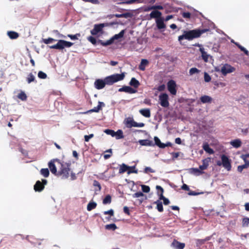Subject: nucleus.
<instances>
[{
    "label": "nucleus",
    "mask_w": 249,
    "mask_h": 249,
    "mask_svg": "<svg viewBox=\"0 0 249 249\" xmlns=\"http://www.w3.org/2000/svg\"><path fill=\"white\" fill-rule=\"evenodd\" d=\"M209 31V29H196L190 30L188 31H184L183 35L178 36V40L180 42H181V41L184 39L188 40H192L194 38L200 37L202 34Z\"/></svg>",
    "instance_id": "1"
},
{
    "label": "nucleus",
    "mask_w": 249,
    "mask_h": 249,
    "mask_svg": "<svg viewBox=\"0 0 249 249\" xmlns=\"http://www.w3.org/2000/svg\"><path fill=\"white\" fill-rule=\"evenodd\" d=\"M60 168L58 171L57 176H61L63 178H67L69 177V172L71 170V163H63L61 162L60 164Z\"/></svg>",
    "instance_id": "2"
},
{
    "label": "nucleus",
    "mask_w": 249,
    "mask_h": 249,
    "mask_svg": "<svg viewBox=\"0 0 249 249\" xmlns=\"http://www.w3.org/2000/svg\"><path fill=\"white\" fill-rule=\"evenodd\" d=\"M124 77V73L114 74L105 77V80L107 85H111L117 82L123 80Z\"/></svg>",
    "instance_id": "3"
},
{
    "label": "nucleus",
    "mask_w": 249,
    "mask_h": 249,
    "mask_svg": "<svg viewBox=\"0 0 249 249\" xmlns=\"http://www.w3.org/2000/svg\"><path fill=\"white\" fill-rule=\"evenodd\" d=\"M73 45V43L64 40H58L57 43L52 46H49L50 49L56 50H63L65 48H70Z\"/></svg>",
    "instance_id": "4"
},
{
    "label": "nucleus",
    "mask_w": 249,
    "mask_h": 249,
    "mask_svg": "<svg viewBox=\"0 0 249 249\" xmlns=\"http://www.w3.org/2000/svg\"><path fill=\"white\" fill-rule=\"evenodd\" d=\"M124 124L127 128H131L132 127H143L144 124L143 123H138L136 122L132 117H127L124 120Z\"/></svg>",
    "instance_id": "5"
},
{
    "label": "nucleus",
    "mask_w": 249,
    "mask_h": 249,
    "mask_svg": "<svg viewBox=\"0 0 249 249\" xmlns=\"http://www.w3.org/2000/svg\"><path fill=\"white\" fill-rule=\"evenodd\" d=\"M108 23L95 24L93 29L90 31L91 34L93 36H95L98 33H102L103 28L108 26Z\"/></svg>",
    "instance_id": "6"
},
{
    "label": "nucleus",
    "mask_w": 249,
    "mask_h": 249,
    "mask_svg": "<svg viewBox=\"0 0 249 249\" xmlns=\"http://www.w3.org/2000/svg\"><path fill=\"white\" fill-rule=\"evenodd\" d=\"M47 183V180L42 179L41 181L37 180L35 184L34 188L36 192H41L44 189L45 185Z\"/></svg>",
    "instance_id": "7"
},
{
    "label": "nucleus",
    "mask_w": 249,
    "mask_h": 249,
    "mask_svg": "<svg viewBox=\"0 0 249 249\" xmlns=\"http://www.w3.org/2000/svg\"><path fill=\"white\" fill-rule=\"evenodd\" d=\"M167 86L170 93L173 95H175L177 93V84L176 82L173 80H170L167 82Z\"/></svg>",
    "instance_id": "8"
},
{
    "label": "nucleus",
    "mask_w": 249,
    "mask_h": 249,
    "mask_svg": "<svg viewBox=\"0 0 249 249\" xmlns=\"http://www.w3.org/2000/svg\"><path fill=\"white\" fill-rule=\"evenodd\" d=\"M54 162H56L58 163L59 165L60 164L61 161L58 159H53V160H51L48 163V166L50 168V170L51 172L55 176H57V174H58V171H57L56 167L55 166V165L54 164Z\"/></svg>",
    "instance_id": "9"
},
{
    "label": "nucleus",
    "mask_w": 249,
    "mask_h": 249,
    "mask_svg": "<svg viewBox=\"0 0 249 249\" xmlns=\"http://www.w3.org/2000/svg\"><path fill=\"white\" fill-rule=\"evenodd\" d=\"M221 159L223 166L228 171H230L231 168V160L225 155H222Z\"/></svg>",
    "instance_id": "10"
},
{
    "label": "nucleus",
    "mask_w": 249,
    "mask_h": 249,
    "mask_svg": "<svg viewBox=\"0 0 249 249\" xmlns=\"http://www.w3.org/2000/svg\"><path fill=\"white\" fill-rule=\"evenodd\" d=\"M159 100L160 101V104L162 107H167L169 106V103L167 94L165 93L161 94L159 96Z\"/></svg>",
    "instance_id": "11"
},
{
    "label": "nucleus",
    "mask_w": 249,
    "mask_h": 249,
    "mask_svg": "<svg viewBox=\"0 0 249 249\" xmlns=\"http://www.w3.org/2000/svg\"><path fill=\"white\" fill-rule=\"evenodd\" d=\"M235 68L230 65L225 64L221 68V72L224 75L232 72L235 71Z\"/></svg>",
    "instance_id": "12"
},
{
    "label": "nucleus",
    "mask_w": 249,
    "mask_h": 249,
    "mask_svg": "<svg viewBox=\"0 0 249 249\" xmlns=\"http://www.w3.org/2000/svg\"><path fill=\"white\" fill-rule=\"evenodd\" d=\"M119 92H125L130 94L135 93L137 92V90L135 89H133L131 87L124 86L121 88L118 89Z\"/></svg>",
    "instance_id": "13"
},
{
    "label": "nucleus",
    "mask_w": 249,
    "mask_h": 249,
    "mask_svg": "<svg viewBox=\"0 0 249 249\" xmlns=\"http://www.w3.org/2000/svg\"><path fill=\"white\" fill-rule=\"evenodd\" d=\"M106 83L105 82V79L104 80L98 79L96 80L94 82V86L96 89H103L105 86Z\"/></svg>",
    "instance_id": "14"
},
{
    "label": "nucleus",
    "mask_w": 249,
    "mask_h": 249,
    "mask_svg": "<svg viewBox=\"0 0 249 249\" xmlns=\"http://www.w3.org/2000/svg\"><path fill=\"white\" fill-rule=\"evenodd\" d=\"M156 23L157 28L159 30H164L166 28V25L164 23V19L163 18H159L156 19Z\"/></svg>",
    "instance_id": "15"
},
{
    "label": "nucleus",
    "mask_w": 249,
    "mask_h": 249,
    "mask_svg": "<svg viewBox=\"0 0 249 249\" xmlns=\"http://www.w3.org/2000/svg\"><path fill=\"white\" fill-rule=\"evenodd\" d=\"M139 142L141 145L143 146H153L155 145V144L152 141L148 139L140 140Z\"/></svg>",
    "instance_id": "16"
},
{
    "label": "nucleus",
    "mask_w": 249,
    "mask_h": 249,
    "mask_svg": "<svg viewBox=\"0 0 249 249\" xmlns=\"http://www.w3.org/2000/svg\"><path fill=\"white\" fill-rule=\"evenodd\" d=\"M172 246L176 249H183L185 247V244L180 243L175 240L172 243Z\"/></svg>",
    "instance_id": "17"
},
{
    "label": "nucleus",
    "mask_w": 249,
    "mask_h": 249,
    "mask_svg": "<svg viewBox=\"0 0 249 249\" xmlns=\"http://www.w3.org/2000/svg\"><path fill=\"white\" fill-rule=\"evenodd\" d=\"M105 104L103 102L99 101L98 106L96 107H94L93 108L89 110V111H88V112H98L100 110L102 109V107H105Z\"/></svg>",
    "instance_id": "18"
},
{
    "label": "nucleus",
    "mask_w": 249,
    "mask_h": 249,
    "mask_svg": "<svg viewBox=\"0 0 249 249\" xmlns=\"http://www.w3.org/2000/svg\"><path fill=\"white\" fill-rule=\"evenodd\" d=\"M161 16V13L158 10H154L151 12L150 14V17L151 18L158 19L160 18Z\"/></svg>",
    "instance_id": "19"
},
{
    "label": "nucleus",
    "mask_w": 249,
    "mask_h": 249,
    "mask_svg": "<svg viewBox=\"0 0 249 249\" xmlns=\"http://www.w3.org/2000/svg\"><path fill=\"white\" fill-rule=\"evenodd\" d=\"M212 100V98L208 95L202 96L200 98V101L203 104L211 103Z\"/></svg>",
    "instance_id": "20"
},
{
    "label": "nucleus",
    "mask_w": 249,
    "mask_h": 249,
    "mask_svg": "<svg viewBox=\"0 0 249 249\" xmlns=\"http://www.w3.org/2000/svg\"><path fill=\"white\" fill-rule=\"evenodd\" d=\"M139 112L145 117L149 118L151 116L150 110L149 108L141 109L139 110Z\"/></svg>",
    "instance_id": "21"
},
{
    "label": "nucleus",
    "mask_w": 249,
    "mask_h": 249,
    "mask_svg": "<svg viewBox=\"0 0 249 249\" xmlns=\"http://www.w3.org/2000/svg\"><path fill=\"white\" fill-rule=\"evenodd\" d=\"M148 61L147 59H142L139 66V70L142 71H144L145 70V66L148 64Z\"/></svg>",
    "instance_id": "22"
},
{
    "label": "nucleus",
    "mask_w": 249,
    "mask_h": 249,
    "mask_svg": "<svg viewBox=\"0 0 249 249\" xmlns=\"http://www.w3.org/2000/svg\"><path fill=\"white\" fill-rule=\"evenodd\" d=\"M244 161L245 162V164L241 165H239L237 167V171L240 173H241L243 169H247L249 167V161Z\"/></svg>",
    "instance_id": "23"
},
{
    "label": "nucleus",
    "mask_w": 249,
    "mask_h": 249,
    "mask_svg": "<svg viewBox=\"0 0 249 249\" xmlns=\"http://www.w3.org/2000/svg\"><path fill=\"white\" fill-rule=\"evenodd\" d=\"M199 51L201 52L202 59L205 62H207L209 55L205 51V49L203 48H200Z\"/></svg>",
    "instance_id": "24"
},
{
    "label": "nucleus",
    "mask_w": 249,
    "mask_h": 249,
    "mask_svg": "<svg viewBox=\"0 0 249 249\" xmlns=\"http://www.w3.org/2000/svg\"><path fill=\"white\" fill-rule=\"evenodd\" d=\"M129 84L130 86H133L135 88H138L140 85V83L138 80H137L135 78L133 77L131 78Z\"/></svg>",
    "instance_id": "25"
},
{
    "label": "nucleus",
    "mask_w": 249,
    "mask_h": 249,
    "mask_svg": "<svg viewBox=\"0 0 249 249\" xmlns=\"http://www.w3.org/2000/svg\"><path fill=\"white\" fill-rule=\"evenodd\" d=\"M231 144L234 147L237 148L241 146L242 142L239 139H235L231 142Z\"/></svg>",
    "instance_id": "26"
},
{
    "label": "nucleus",
    "mask_w": 249,
    "mask_h": 249,
    "mask_svg": "<svg viewBox=\"0 0 249 249\" xmlns=\"http://www.w3.org/2000/svg\"><path fill=\"white\" fill-rule=\"evenodd\" d=\"M203 149L208 153L213 154L214 153V151L213 149L210 147L209 145L207 143H205L203 145Z\"/></svg>",
    "instance_id": "27"
},
{
    "label": "nucleus",
    "mask_w": 249,
    "mask_h": 249,
    "mask_svg": "<svg viewBox=\"0 0 249 249\" xmlns=\"http://www.w3.org/2000/svg\"><path fill=\"white\" fill-rule=\"evenodd\" d=\"M154 139L155 141V145H157L160 148H165V145H164V143L161 142L160 140L157 137H155Z\"/></svg>",
    "instance_id": "28"
},
{
    "label": "nucleus",
    "mask_w": 249,
    "mask_h": 249,
    "mask_svg": "<svg viewBox=\"0 0 249 249\" xmlns=\"http://www.w3.org/2000/svg\"><path fill=\"white\" fill-rule=\"evenodd\" d=\"M124 30L121 31L118 34H116L113 36H112L111 37L112 40H113L114 41L115 40H117V39L122 38L124 36Z\"/></svg>",
    "instance_id": "29"
},
{
    "label": "nucleus",
    "mask_w": 249,
    "mask_h": 249,
    "mask_svg": "<svg viewBox=\"0 0 249 249\" xmlns=\"http://www.w3.org/2000/svg\"><path fill=\"white\" fill-rule=\"evenodd\" d=\"M154 203L157 204L156 208L159 212H162L163 211L162 202L160 201V200H158L157 201L154 202Z\"/></svg>",
    "instance_id": "30"
},
{
    "label": "nucleus",
    "mask_w": 249,
    "mask_h": 249,
    "mask_svg": "<svg viewBox=\"0 0 249 249\" xmlns=\"http://www.w3.org/2000/svg\"><path fill=\"white\" fill-rule=\"evenodd\" d=\"M130 168V167L128 166L126 164L123 163L120 166L119 172L120 174L124 173Z\"/></svg>",
    "instance_id": "31"
},
{
    "label": "nucleus",
    "mask_w": 249,
    "mask_h": 249,
    "mask_svg": "<svg viewBox=\"0 0 249 249\" xmlns=\"http://www.w3.org/2000/svg\"><path fill=\"white\" fill-rule=\"evenodd\" d=\"M26 80H27V82H28V83H29V84L31 83V82H35L36 83V81L35 79V77L32 73H30L28 75V76L26 78Z\"/></svg>",
    "instance_id": "32"
},
{
    "label": "nucleus",
    "mask_w": 249,
    "mask_h": 249,
    "mask_svg": "<svg viewBox=\"0 0 249 249\" xmlns=\"http://www.w3.org/2000/svg\"><path fill=\"white\" fill-rule=\"evenodd\" d=\"M17 97L23 101H26L27 98L26 93L22 91H20V92L18 94Z\"/></svg>",
    "instance_id": "33"
},
{
    "label": "nucleus",
    "mask_w": 249,
    "mask_h": 249,
    "mask_svg": "<svg viewBox=\"0 0 249 249\" xmlns=\"http://www.w3.org/2000/svg\"><path fill=\"white\" fill-rule=\"evenodd\" d=\"M97 206V203L95 202H90L87 205V210L90 211L95 209Z\"/></svg>",
    "instance_id": "34"
},
{
    "label": "nucleus",
    "mask_w": 249,
    "mask_h": 249,
    "mask_svg": "<svg viewBox=\"0 0 249 249\" xmlns=\"http://www.w3.org/2000/svg\"><path fill=\"white\" fill-rule=\"evenodd\" d=\"M41 174L45 178H47L50 175L49 170L48 168H42L40 170Z\"/></svg>",
    "instance_id": "35"
},
{
    "label": "nucleus",
    "mask_w": 249,
    "mask_h": 249,
    "mask_svg": "<svg viewBox=\"0 0 249 249\" xmlns=\"http://www.w3.org/2000/svg\"><path fill=\"white\" fill-rule=\"evenodd\" d=\"M208 165V160L205 159L203 160V164L200 165L199 168L201 170H204L207 168Z\"/></svg>",
    "instance_id": "36"
},
{
    "label": "nucleus",
    "mask_w": 249,
    "mask_h": 249,
    "mask_svg": "<svg viewBox=\"0 0 249 249\" xmlns=\"http://www.w3.org/2000/svg\"><path fill=\"white\" fill-rule=\"evenodd\" d=\"M111 202V197L110 195H108L106 196L103 200V203L104 204H110Z\"/></svg>",
    "instance_id": "37"
},
{
    "label": "nucleus",
    "mask_w": 249,
    "mask_h": 249,
    "mask_svg": "<svg viewBox=\"0 0 249 249\" xmlns=\"http://www.w3.org/2000/svg\"><path fill=\"white\" fill-rule=\"evenodd\" d=\"M115 133H116L115 136L116 139H120L124 138V136L122 130L119 129L117 132H115Z\"/></svg>",
    "instance_id": "38"
},
{
    "label": "nucleus",
    "mask_w": 249,
    "mask_h": 249,
    "mask_svg": "<svg viewBox=\"0 0 249 249\" xmlns=\"http://www.w3.org/2000/svg\"><path fill=\"white\" fill-rule=\"evenodd\" d=\"M56 40L55 39H53L51 37H49L48 38H43L42 39V42L46 44H50L53 42L56 41Z\"/></svg>",
    "instance_id": "39"
},
{
    "label": "nucleus",
    "mask_w": 249,
    "mask_h": 249,
    "mask_svg": "<svg viewBox=\"0 0 249 249\" xmlns=\"http://www.w3.org/2000/svg\"><path fill=\"white\" fill-rule=\"evenodd\" d=\"M124 1L122 2V3L127 4H132L134 3H135L136 2H141L142 0H123Z\"/></svg>",
    "instance_id": "40"
},
{
    "label": "nucleus",
    "mask_w": 249,
    "mask_h": 249,
    "mask_svg": "<svg viewBox=\"0 0 249 249\" xmlns=\"http://www.w3.org/2000/svg\"><path fill=\"white\" fill-rule=\"evenodd\" d=\"M106 229L107 230H112L113 231L115 230L117 227L115 224H110L106 225L105 226Z\"/></svg>",
    "instance_id": "41"
},
{
    "label": "nucleus",
    "mask_w": 249,
    "mask_h": 249,
    "mask_svg": "<svg viewBox=\"0 0 249 249\" xmlns=\"http://www.w3.org/2000/svg\"><path fill=\"white\" fill-rule=\"evenodd\" d=\"M104 132L107 135H111L112 137H114L116 133L114 130L109 129H105Z\"/></svg>",
    "instance_id": "42"
},
{
    "label": "nucleus",
    "mask_w": 249,
    "mask_h": 249,
    "mask_svg": "<svg viewBox=\"0 0 249 249\" xmlns=\"http://www.w3.org/2000/svg\"><path fill=\"white\" fill-rule=\"evenodd\" d=\"M200 72V70L196 68H192L189 70V74L190 75H192L195 73H198Z\"/></svg>",
    "instance_id": "43"
},
{
    "label": "nucleus",
    "mask_w": 249,
    "mask_h": 249,
    "mask_svg": "<svg viewBox=\"0 0 249 249\" xmlns=\"http://www.w3.org/2000/svg\"><path fill=\"white\" fill-rule=\"evenodd\" d=\"M80 34L79 33H78V34H76L75 35H70V34H69L67 35V36L70 37L71 39L72 40H77L78 39V37H80Z\"/></svg>",
    "instance_id": "44"
},
{
    "label": "nucleus",
    "mask_w": 249,
    "mask_h": 249,
    "mask_svg": "<svg viewBox=\"0 0 249 249\" xmlns=\"http://www.w3.org/2000/svg\"><path fill=\"white\" fill-rule=\"evenodd\" d=\"M38 77L40 79H44L47 78V75L45 72H43L42 71H39L38 72Z\"/></svg>",
    "instance_id": "45"
},
{
    "label": "nucleus",
    "mask_w": 249,
    "mask_h": 249,
    "mask_svg": "<svg viewBox=\"0 0 249 249\" xmlns=\"http://www.w3.org/2000/svg\"><path fill=\"white\" fill-rule=\"evenodd\" d=\"M142 190L144 193H149L150 190V188L148 186L145 185H142Z\"/></svg>",
    "instance_id": "46"
},
{
    "label": "nucleus",
    "mask_w": 249,
    "mask_h": 249,
    "mask_svg": "<svg viewBox=\"0 0 249 249\" xmlns=\"http://www.w3.org/2000/svg\"><path fill=\"white\" fill-rule=\"evenodd\" d=\"M7 35L11 39H16V32L8 31Z\"/></svg>",
    "instance_id": "47"
},
{
    "label": "nucleus",
    "mask_w": 249,
    "mask_h": 249,
    "mask_svg": "<svg viewBox=\"0 0 249 249\" xmlns=\"http://www.w3.org/2000/svg\"><path fill=\"white\" fill-rule=\"evenodd\" d=\"M242 223L243 227H248L249 225V218H244Z\"/></svg>",
    "instance_id": "48"
},
{
    "label": "nucleus",
    "mask_w": 249,
    "mask_h": 249,
    "mask_svg": "<svg viewBox=\"0 0 249 249\" xmlns=\"http://www.w3.org/2000/svg\"><path fill=\"white\" fill-rule=\"evenodd\" d=\"M88 40L93 45H95L96 44V39L92 36H89L88 37Z\"/></svg>",
    "instance_id": "49"
},
{
    "label": "nucleus",
    "mask_w": 249,
    "mask_h": 249,
    "mask_svg": "<svg viewBox=\"0 0 249 249\" xmlns=\"http://www.w3.org/2000/svg\"><path fill=\"white\" fill-rule=\"evenodd\" d=\"M182 17L185 18H191V14L189 12H183L181 14Z\"/></svg>",
    "instance_id": "50"
},
{
    "label": "nucleus",
    "mask_w": 249,
    "mask_h": 249,
    "mask_svg": "<svg viewBox=\"0 0 249 249\" xmlns=\"http://www.w3.org/2000/svg\"><path fill=\"white\" fill-rule=\"evenodd\" d=\"M113 40L111 38L110 39L106 41V42H102L101 44L105 46L111 44L113 42Z\"/></svg>",
    "instance_id": "51"
},
{
    "label": "nucleus",
    "mask_w": 249,
    "mask_h": 249,
    "mask_svg": "<svg viewBox=\"0 0 249 249\" xmlns=\"http://www.w3.org/2000/svg\"><path fill=\"white\" fill-rule=\"evenodd\" d=\"M135 166L130 167V169H128V171L127 173L130 174L131 173H138V170L135 169Z\"/></svg>",
    "instance_id": "52"
},
{
    "label": "nucleus",
    "mask_w": 249,
    "mask_h": 249,
    "mask_svg": "<svg viewBox=\"0 0 249 249\" xmlns=\"http://www.w3.org/2000/svg\"><path fill=\"white\" fill-rule=\"evenodd\" d=\"M85 2H90L94 4H99V1L98 0H82Z\"/></svg>",
    "instance_id": "53"
},
{
    "label": "nucleus",
    "mask_w": 249,
    "mask_h": 249,
    "mask_svg": "<svg viewBox=\"0 0 249 249\" xmlns=\"http://www.w3.org/2000/svg\"><path fill=\"white\" fill-rule=\"evenodd\" d=\"M204 80L206 82H209L211 80V76L207 72L204 73Z\"/></svg>",
    "instance_id": "54"
},
{
    "label": "nucleus",
    "mask_w": 249,
    "mask_h": 249,
    "mask_svg": "<svg viewBox=\"0 0 249 249\" xmlns=\"http://www.w3.org/2000/svg\"><path fill=\"white\" fill-rule=\"evenodd\" d=\"M144 196V194L142 192H138L133 195V197H140L141 196Z\"/></svg>",
    "instance_id": "55"
},
{
    "label": "nucleus",
    "mask_w": 249,
    "mask_h": 249,
    "mask_svg": "<svg viewBox=\"0 0 249 249\" xmlns=\"http://www.w3.org/2000/svg\"><path fill=\"white\" fill-rule=\"evenodd\" d=\"M104 214L105 215L109 214L110 216L114 215V211L112 209H110L108 211L104 212Z\"/></svg>",
    "instance_id": "56"
},
{
    "label": "nucleus",
    "mask_w": 249,
    "mask_h": 249,
    "mask_svg": "<svg viewBox=\"0 0 249 249\" xmlns=\"http://www.w3.org/2000/svg\"><path fill=\"white\" fill-rule=\"evenodd\" d=\"M144 172L145 173H154V171L149 167H146L144 168Z\"/></svg>",
    "instance_id": "57"
},
{
    "label": "nucleus",
    "mask_w": 249,
    "mask_h": 249,
    "mask_svg": "<svg viewBox=\"0 0 249 249\" xmlns=\"http://www.w3.org/2000/svg\"><path fill=\"white\" fill-rule=\"evenodd\" d=\"M240 157L243 160L249 161L247 160V158H249V153L243 154Z\"/></svg>",
    "instance_id": "58"
},
{
    "label": "nucleus",
    "mask_w": 249,
    "mask_h": 249,
    "mask_svg": "<svg viewBox=\"0 0 249 249\" xmlns=\"http://www.w3.org/2000/svg\"><path fill=\"white\" fill-rule=\"evenodd\" d=\"M94 136L93 134H91L89 135H85L84 136L85 141L87 142H89V139Z\"/></svg>",
    "instance_id": "59"
},
{
    "label": "nucleus",
    "mask_w": 249,
    "mask_h": 249,
    "mask_svg": "<svg viewBox=\"0 0 249 249\" xmlns=\"http://www.w3.org/2000/svg\"><path fill=\"white\" fill-rule=\"evenodd\" d=\"M165 89V85L164 84H162V85H161L160 86H159L158 88H157V89L159 91H164Z\"/></svg>",
    "instance_id": "60"
},
{
    "label": "nucleus",
    "mask_w": 249,
    "mask_h": 249,
    "mask_svg": "<svg viewBox=\"0 0 249 249\" xmlns=\"http://www.w3.org/2000/svg\"><path fill=\"white\" fill-rule=\"evenodd\" d=\"M93 185L94 186H96V187H98V188H99V190H101V185H100V183L97 181V180H94L93 181Z\"/></svg>",
    "instance_id": "61"
},
{
    "label": "nucleus",
    "mask_w": 249,
    "mask_h": 249,
    "mask_svg": "<svg viewBox=\"0 0 249 249\" xmlns=\"http://www.w3.org/2000/svg\"><path fill=\"white\" fill-rule=\"evenodd\" d=\"M124 212L128 215H130L129 209L127 206H124Z\"/></svg>",
    "instance_id": "62"
},
{
    "label": "nucleus",
    "mask_w": 249,
    "mask_h": 249,
    "mask_svg": "<svg viewBox=\"0 0 249 249\" xmlns=\"http://www.w3.org/2000/svg\"><path fill=\"white\" fill-rule=\"evenodd\" d=\"M181 189L185 191H189L190 189L189 186L186 185V184H183V185L181 186Z\"/></svg>",
    "instance_id": "63"
},
{
    "label": "nucleus",
    "mask_w": 249,
    "mask_h": 249,
    "mask_svg": "<svg viewBox=\"0 0 249 249\" xmlns=\"http://www.w3.org/2000/svg\"><path fill=\"white\" fill-rule=\"evenodd\" d=\"M154 10H162L163 7L161 5H153Z\"/></svg>",
    "instance_id": "64"
}]
</instances>
